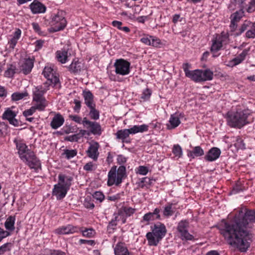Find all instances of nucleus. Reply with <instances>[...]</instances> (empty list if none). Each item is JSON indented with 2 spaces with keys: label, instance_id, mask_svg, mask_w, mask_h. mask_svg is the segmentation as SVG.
Segmentation results:
<instances>
[{
  "label": "nucleus",
  "instance_id": "1",
  "mask_svg": "<svg viewBox=\"0 0 255 255\" xmlns=\"http://www.w3.org/2000/svg\"><path fill=\"white\" fill-rule=\"evenodd\" d=\"M255 223V210L242 208L233 221L224 222L221 227V233L229 244L238 248L241 252H246L252 242V234L249 229Z\"/></svg>",
  "mask_w": 255,
  "mask_h": 255
},
{
  "label": "nucleus",
  "instance_id": "2",
  "mask_svg": "<svg viewBox=\"0 0 255 255\" xmlns=\"http://www.w3.org/2000/svg\"><path fill=\"white\" fill-rule=\"evenodd\" d=\"M20 158L24 161L30 168L36 169L40 165L39 160L35 156L34 152L27 149V146L22 141L15 139L14 140Z\"/></svg>",
  "mask_w": 255,
  "mask_h": 255
},
{
  "label": "nucleus",
  "instance_id": "3",
  "mask_svg": "<svg viewBox=\"0 0 255 255\" xmlns=\"http://www.w3.org/2000/svg\"><path fill=\"white\" fill-rule=\"evenodd\" d=\"M250 115L249 110H239L236 112H228L227 120L231 127L241 128L248 123L247 118Z\"/></svg>",
  "mask_w": 255,
  "mask_h": 255
},
{
  "label": "nucleus",
  "instance_id": "4",
  "mask_svg": "<svg viewBox=\"0 0 255 255\" xmlns=\"http://www.w3.org/2000/svg\"><path fill=\"white\" fill-rule=\"evenodd\" d=\"M126 174V167L124 166H120L117 172L116 168H112L108 173V180L107 184L108 186H111L114 184L119 185L122 182Z\"/></svg>",
  "mask_w": 255,
  "mask_h": 255
},
{
  "label": "nucleus",
  "instance_id": "5",
  "mask_svg": "<svg viewBox=\"0 0 255 255\" xmlns=\"http://www.w3.org/2000/svg\"><path fill=\"white\" fill-rule=\"evenodd\" d=\"M148 130V126L142 125L140 126H134L129 129H125L118 130L116 133L117 138L121 139L123 142L126 141V139L128 137L129 134H135L137 132H142Z\"/></svg>",
  "mask_w": 255,
  "mask_h": 255
},
{
  "label": "nucleus",
  "instance_id": "6",
  "mask_svg": "<svg viewBox=\"0 0 255 255\" xmlns=\"http://www.w3.org/2000/svg\"><path fill=\"white\" fill-rule=\"evenodd\" d=\"M67 21L63 15L62 11H59L52 19L51 24L52 29L54 32L63 29L66 25Z\"/></svg>",
  "mask_w": 255,
  "mask_h": 255
},
{
  "label": "nucleus",
  "instance_id": "7",
  "mask_svg": "<svg viewBox=\"0 0 255 255\" xmlns=\"http://www.w3.org/2000/svg\"><path fill=\"white\" fill-rule=\"evenodd\" d=\"M190 67L191 65L188 63H184L183 64L182 68L186 76L196 82H202V70L197 69L193 71H190L189 70Z\"/></svg>",
  "mask_w": 255,
  "mask_h": 255
},
{
  "label": "nucleus",
  "instance_id": "8",
  "mask_svg": "<svg viewBox=\"0 0 255 255\" xmlns=\"http://www.w3.org/2000/svg\"><path fill=\"white\" fill-rule=\"evenodd\" d=\"M114 66L117 74L125 75L129 73L130 63L125 60L122 59L117 60Z\"/></svg>",
  "mask_w": 255,
  "mask_h": 255
},
{
  "label": "nucleus",
  "instance_id": "9",
  "mask_svg": "<svg viewBox=\"0 0 255 255\" xmlns=\"http://www.w3.org/2000/svg\"><path fill=\"white\" fill-rule=\"evenodd\" d=\"M42 74L44 77L47 79L49 82L48 84H53L54 86L56 85L59 83V80L57 76L55 71L50 66H45Z\"/></svg>",
  "mask_w": 255,
  "mask_h": 255
},
{
  "label": "nucleus",
  "instance_id": "10",
  "mask_svg": "<svg viewBox=\"0 0 255 255\" xmlns=\"http://www.w3.org/2000/svg\"><path fill=\"white\" fill-rule=\"evenodd\" d=\"M189 222L186 220H182L179 222L177 230L181 235L182 240H192L193 236L188 232Z\"/></svg>",
  "mask_w": 255,
  "mask_h": 255
},
{
  "label": "nucleus",
  "instance_id": "11",
  "mask_svg": "<svg viewBox=\"0 0 255 255\" xmlns=\"http://www.w3.org/2000/svg\"><path fill=\"white\" fill-rule=\"evenodd\" d=\"M83 125L87 128H90V132L94 135H100L102 133V128L99 123L96 122H91L84 118L82 121Z\"/></svg>",
  "mask_w": 255,
  "mask_h": 255
},
{
  "label": "nucleus",
  "instance_id": "12",
  "mask_svg": "<svg viewBox=\"0 0 255 255\" xmlns=\"http://www.w3.org/2000/svg\"><path fill=\"white\" fill-rule=\"evenodd\" d=\"M99 147V144L96 141L90 142V146L86 151L88 156L93 159L94 160L96 161L99 154L98 152Z\"/></svg>",
  "mask_w": 255,
  "mask_h": 255
},
{
  "label": "nucleus",
  "instance_id": "13",
  "mask_svg": "<svg viewBox=\"0 0 255 255\" xmlns=\"http://www.w3.org/2000/svg\"><path fill=\"white\" fill-rule=\"evenodd\" d=\"M16 116V115L14 112L8 109L4 112L2 118L3 120H8L10 125L14 127H18L19 126V122L15 118Z\"/></svg>",
  "mask_w": 255,
  "mask_h": 255
},
{
  "label": "nucleus",
  "instance_id": "14",
  "mask_svg": "<svg viewBox=\"0 0 255 255\" xmlns=\"http://www.w3.org/2000/svg\"><path fill=\"white\" fill-rule=\"evenodd\" d=\"M151 232L161 240L165 235L166 229L163 224L159 222L154 225Z\"/></svg>",
  "mask_w": 255,
  "mask_h": 255
},
{
  "label": "nucleus",
  "instance_id": "15",
  "mask_svg": "<svg viewBox=\"0 0 255 255\" xmlns=\"http://www.w3.org/2000/svg\"><path fill=\"white\" fill-rule=\"evenodd\" d=\"M79 232V228L68 225L66 226H62L55 230V232L57 234L66 235L74 234Z\"/></svg>",
  "mask_w": 255,
  "mask_h": 255
},
{
  "label": "nucleus",
  "instance_id": "16",
  "mask_svg": "<svg viewBox=\"0 0 255 255\" xmlns=\"http://www.w3.org/2000/svg\"><path fill=\"white\" fill-rule=\"evenodd\" d=\"M244 11L240 9L236 11L231 15V24L230 27L232 31H234L237 27V22L240 21L241 18L244 15Z\"/></svg>",
  "mask_w": 255,
  "mask_h": 255
},
{
  "label": "nucleus",
  "instance_id": "17",
  "mask_svg": "<svg viewBox=\"0 0 255 255\" xmlns=\"http://www.w3.org/2000/svg\"><path fill=\"white\" fill-rule=\"evenodd\" d=\"M68 190L63 187L60 183H58L54 185L53 189V195L56 196L57 199L61 200L63 199L67 194Z\"/></svg>",
  "mask_w": 255,
  "mask_h": 255
},
{
  "label": "nucleus",
  "instance_id": "18",
  "mask_svg": "<svg viewBox=\"0 0 255 255\" xmlns=\"http://www.w3.org/2000/svg\"><path fill=\"white\" fill-rule=\"evenodd\" d=\"M228 36L224 35L219 36L213 41L211 48L212 51H217L223 46V44L227 40Z\"/></svg>",
  "mask_w": 255,
  "mask_h": 255
},
{
  "label": "nucleus",
  "instance_id": "19",
  "mask_svg": "<svg viewBox=\"0 0 255 255\" xmlns=\"http://www.w3.org/2000/svg\"><path fill=\"white\" fill-rule=\"evenodd\" d=\"M33 67V61L32 59H25L20 65V70L25 75L30 73Z\"/></svg>",
  "mask_w": 255,
  "mask_h": 255
},
{
  "label": "nucleus",
  "instance_id": "20",
  "mask_svg": "<svg viewBox=\"0 0 255 255\" xmlns=\"http://www.w3.org/2000/svg\"><path fill=\"white\" fill-rule=\"evenodd\" d=\"M221 151L217 147H213L210 149L205 156V158L208 161H213L219 158Z\"/></svg>",
  "mask_w": 255,
  "mask_h": 255
},
{
  "label": "nucleus",
  "instance_id": "21",
  "mask_svg": "<svg viewBox=\"0 0 255 255\" xmlns=\"http://www.w3.org/2000/svg\"><path fill=\"white\" fill-rule=\"evenodd\" d=\"M30 8L33 13H43L46 10V7L37 0L30 4Z\"/></svg>",
  "mask_w": 255,
  "mask_h": 255
},
{
  "label": "nucleus",
  "instance_id": "22",
  "mask_svg": "<svg viewBox=\"0 0 255 255\" xmlns=\"http://www.w3.org/2000/svg\"><path fill=\"white\" fill-rule=\"evenodd\" d=\"M59 183L66 188L67 190H69L70 186L71 185V181L73 179L72 177L69 176H65L62 174H59L58 176Z\"/></svg>",
  "mask_w": 255,
  "mask_h": 255
},
{
  "label": "nucleus",
  "instance_id": "23",
  "mask_svg": "<svg viewBox=\"0 0 255 255\" xmlns=\"http://www.w3.org/2000/svg\"><path fill=\"white\" fill-rule=\"evenodd\" d=\"M140 41L147 45H152L157 47L160 43V40L154 38L151 36H146L143 37L140 39Z\"/></svg>",
  "mask_w": 255,
  "mask_h": 255
},
{
  "label": "nucleus",
  "instance_id": "24",
  "mask_svg": "<svg viewBox=\"0 0 255 255\" xmlns=\"http://www.w3.org/2000/svg\"><path fill=\"white\" fill-rule=\"evenodd\" d=\"M64 119L63 117L58 114L55 115L50 123L51 128L53 129H57L61 127L64 123Z\"/></svg>",
  "mask_w": 255,
  "mask_h": 255
},
{
  "label": "nucleus",
  "instance_id": "25",
  "mask_svg": "<svg viewBox=\"0 0 255 255\" xmlns=\"http://www.w3.org/2000/svg\"><path fill=\"white\" fill-rule=\"evenodd\" d=\"M46 91L47 89L42 86L36 87L33 91V100L45 99L43 95Z\"/></svg>",
  "mask_w": 255,
  "mask_h": 255
},
{
  "label": "nucleus",
  "instance_id": "26",
  "mask_svg": "<svg viewBox=\"0 0 255 255\" xmlns=\"http://www.w3.org/2000/svg\"><path fill=\"white\" fill-rule=\"evenodd\" d=\"M114 252L115 255H132L125 245L121 243L116 245Z\"/></svg>",
  "mask_w": 255,
  "mask_h": 255
},
{
  "label": "nucleus",
  "instance_id": "27",
  "mask_svg": "<svg viewBox=\"0 0 255 255\" xmlns=\"http://www.w3.org/2000/svg\"><path fill=\"white\" fill-rule=\"evenodd\" d=\"M169 124L167 125L168 129H172L178 127L180 124L178 116L176 114L171 115L169 121Z\"/></svg>",
  "mask_w": 255,
  "mask_h": 255
},
{
  "label": "nucleus",
  "instance_id": "28",
  "mask_svg": "<svg viewBox=\"0 0 255 255\" xmlns=\"http://www.w3.org/2000/svg\"><path fill=\"white\" fill-rule=\"evenodd\" d=\"M160 210L158 208L155 209L153 213L149 212L145 214L143 217V220L146 222L153 221L160 218Z\"/></svg>",
  "mask_w": 255,
  "mask_h": 255
},
{
  "label": "nucleus",
  "instance_id": "29",
  "mask_svg": "<svg viewBox=\"0 0 255 255\" xmlns=\"http://www.w3.org/2000/svg\"><path fill=\"white\" fill-rule=\"evenodd\" d=\"M204 152L203 149L199 146L193 147L192 150L187 151V155L192 158L195 157L200 156L204 155Z\"/></svg>",
  "mask_w": 255,
  "mask_h": 255
},
{
  "label": "nucleus",
  "instance_id": "30",
  "mask_svg": "<svg viewBox=\"0 0 255 255\" xmlns=\"http://www.w3.org/2000/svg\"><path fill=\"white\" fill-rule=\"evenodd\" d=\"M35 103L33 106L36 110L39 111H44L46 107L48 105V102L45 99L39 100H33Z\"/></svg>",
  "mask_w": 255,
  "mask_h": 255
},
{
  "label": "nucleus",
  "instance_id": "31",
  "mask_svg": "<svg viewBox=\"0 0 255 255\" xmlns=\"http://www.w3.org/2000/svg\"><path fill=\"white\" fill-rule=\"evenodd\" d=\"M83 68V65L78 61L74 60L69 67V71L73 73H78Z\"/></svg>",
  "mask_w": 255,
  "mask_h": 255
},
{
  "label": "nucleus",
  "instance_id": "32",
  "mask_svg": "<svg viewBox=\"0 0 255 255\" xmlns=\"http://www.w3.org/2000/svg\"><path fill=\"white\" fill-rule=\"evenodd\" d=\"M83 95L84 98L85 103L88 107H91L95 105L93 103V95L90 91H84Z\"/></svg>",
  "mask_w": 255,
  "mask_h": 255
},
{
  "label": "nucleus",
  "instance_id": "33",
  "mask_svg": "<svg viewBox=\"0 0 255 255\" xmlns=\"http://www.w3.org/2000/svg\"><path fill=\"white\" fill-rule=\"evenodd\" d=\"M68 51L64 49L58 50L56 52V58L58 61L65 63L68 59Z\"/></svg>",
  "mask_w": 255,
  "mask_h": 255
},
{
  "label": "nucleus",
  "instance_id": "34",
  "mask_svg": "<svg viewBox=\"0 0 255 255\" xmlns=\"http://www.w3.org/2000/svg\"><path fill=\"white\" fill-rule=\"evenodd\" d=\"M146 237L149 246H156L160 241V239L157 238V236H154L152 232L147 233L146 234Z\"/></svg>",
  "mask_w": 255,
  "mask_h": 255
},
{
  "label": "nucleus",
  "instance_id": "35",
  "mask_svg": "<svg viewBox=\"0 0 255 255\" xmlns=\"http://www.w3.org/2000/svg\"><path fill=\"white\" fill-rule=\"evenodd\" d=\"M15 217L13 216H9L4 223L5 229L9 231H13L14 230Z\"/></svg>",
  "mask_w": 255,
  "mask_h": 255
},
{
  "label": "nucleus",
  "instance_id": "36",
  "mask_svg": "<svg viewBox=\"0 0 255 255\" xmlns=\"http://www.w3.org/2000/svg\"><path fill=\"white\" fill-rule=\"evenodd\" d=\"M79 231L82 232V235L84 237L87 238H92L94 237L95 234V231L92 228L85 229L83 230V228H79Z\"/></svg>",
  "mask_w": 255,
  "mask_h": 255
},
{
  "label": "nucleus",
  "instance_id": "37",
  "mask_svg": "<svg viewBox=\"0 0 255 255\" xmlns=\"http://www.w3.org/2000/svg\"><path fill=\"white\" fill-rule=\"evenodd\" d=\"M90 109L89 112V116L90 118L94 120H97L99 119V112L95 108V105L89 107Z\"/></svg>",
  "mask_w": 255,
  "mask_h": 255
},
{
  "label": "nucleus",
  "instance_id": "38",
  "mask_svg": "<svg viewBox=\"0 0 255 255\" xmlns=\"http://www.w3.org/2000/svg\"><path fill=\"white\" fill-rule=\"evenodd\" d=\"M213 72L210 70H202V81L211 80L213 78Z\"/></svg>",
  "mask_w": 255,
  "mask_h": 255
},
{
  "label": "nucleus",
  "instance_id": "39",
  "mask_svg": "<svg viewBox=\"0 0 255 255\" xmlns=\"http://www.w3.org/2000/svg\"><path fill=\"white\" fill-rule=\"evenodd\" d=\"M28 93L26 92L23 93H14L11 95V98L13 101H18L28 96Z\"/></svg>",
  "mask_w": 255,
  "mask_h": 255
},
{
  "label": "nucleus",
  "instance_id": "40",
  "mask_svg": "<svg viewBox=\"0 0 255 255\" xmlns=\"http://www.w3.org/2000/svg\"><path fill=\"white\" fill-rule=\"evenodd\" d=\"M77 151L75 149L69 150L66 149L65 150L63 154L65 155V157L67 159H70L71 158H73L77 154Z\"/></svg>",
  "mask_w": 255,
  "mask_h": 255
},
{
  "label": "nucleus",
  "instance_id": "41",
  "mask_svg": "<svg viewBox=\"0 0 255 255\" xmlns=\"http://www.w3.org/2000/svg\"><path fill=\"white\" fill-rule=\"evenodd\" d=\"M172 152L176 156H178L179 157H180L182 154V148L178 144L174 145Z\"/></svg>",
  "mask_w": 255,
  "mask_h": 255
},
{
  "label": "nucleus",
  "instance_id": "42",
  "mask_svg": "<svg viewBox=\"0 0 255 255\" xmlns=\"http://www.w3.org/2000/svg\"><path fill=\"white\" fill-rule=\"evenodd\" d=\"M172 204H169L164 207L163 215L165 216L168 217L173 214L174 212L172 210Z\"/></svg>",
  "mask_w": 255,
  "mask_h": 255
},
{
  "label": "nucleus",
  "instance_id": "43",
  "mask_svg": "<svg viewBox=\"0 0 255 255\" xmlns=\"http://www.w3.org/2000/svg\"><path fill=\"white\" fill-rule=\"evenodd\" d=\"M234 145L238 149H244L245 148L243 140L239 137H237Z\"/></svg>",
  "mask_w": 255,
  "mask_h": 255
},
{
  "label": "nucleus",
  "instance_id": "44",
  "mask_svg": "<svg viewBox=\"0 0 255 255\" xmlns=\"http://www.w3.org/2000/svg\"><path fill=\"white\" fill-rule=\"evenodd\" d=\"M84 205L87 209H93L95 207L93 201L90 198H86L85 199Z\"/></svg>",
  "mask_w": 255,
  "mask_h": 255
},
{
  "label": "nucleus",
  "instance_id": "45",
  "mask_svg": "<svg viewBox=\"0 0 255 255\" xmlns=\"http://www.w3.org/2000/svg\"><path fill=\"white\" fill-rule=\"evenodd\" d=\"M251 22L250 21H245L239 29L240 32L237 34L239 35L244 32L247 29L248 27L251 26Z\"/></svg>",
  "mask_w": 255,
  "mask_h": 255
},
{
  "label": "nucleus",
  "instance_id": "46",
  "mask_svg": "<svg viewBox=\"0 0 255 255\" xmlns=\"http://www.w3.org/2000/svg\"><path fill=\"white\" fill-rule=\"evenodd\" d=\"M11 244L7 243L0 247V255L3 254L6 251L10 250Z\"/></svg>",
  "mask_w": 255,
  "mask_h": 255
},
{
  "label": "nucleus",
  "instance_id": "47",
  "mask_svg": "<svg viewBox=\"0 0 255 255\" xmlns=\"http://www.w3.org/2000/svg\"><path fill=\"white\" fill-rule=\"evenodd\" d=\"M151 94V91L149 89H145L141 95V98L144 100L149 99Z\"/></svg>",
  "mask_w": 255,
  "mask_h": 255
},
{
  "label": "nucleus",
  "instance_id": "48",
  "mask_svg": "<svg viewBox=\"0 0 255 255\" xmlns=\"http://www.w3.org/2000/svg\"><path fill=\"white\" fill-rule=\"evenodd\" d=\"M255 11V0H251L247 8V11L252 13Z\"/></svg>",
  "mask_w": 255,
  "mask_h": 255
},
{
  "label": "nucleus",
  "instance_id": "49",
  "mask_svg": "<svg viewBox=\"0 0 255 255\" xmlns=\"http://www.w3.org/2000/svg\"><path fill=\"white\" fill-rule=\"evenodd\" d=\"M36 109L33 107V106H32L30 109L23 111V115L25 118H27L28 116L32 115L36 112Z\"/></svg>",
  "mask_w": 255,
  "mask_h": 255
},
{
  "label": "nucleus",
  "instance_id": "50",
  "mask_svg": "<svg viewBox=\"0 0 255 255\" xmlns=\"http://www.w3.org/2000/svg\"><path fill=\"white\" fill-rule=\"evenodd\" d=\"M104 195L102 192L96 191L93 195V198L101 202L104 199Z\"/></svg>",
  "mask_w": 255,
  "mask_h": 255
},
{
  "label": "nucleus",
  "instance_id": "51",
  "mask_svg": "<svg viewBox=\"0 0 255 255\" xmlns=\"http://www.w3.org/2000/svg\"><path fill=\"white\" fill-rule=\"evenodd\" d=\"M123 210L124 212L128 216H130L132 215L135 212V209H133L131 207H125L123 208Z\"/></svg>",
  "mask_w": 255,
  "mask_h": 255
},
{
  "label": "nucleus",
  "instance_id": "52",
  "mask_svg": "<svg viewBox=\"0 0 255 255\" xmlns=\"http://www.w3.org/2000/svg\"><path fill=\"white\" fill-rule=\"evenodd\" d=\"M10 233L8 231H5L3 229L0 228V242L5 238L9 236Z\"/></svg>",
  "mask_w": 255,
  "mask_h": 255
},
{
  "label": "nucleus",
  "instance_id": "53",
  "mask_svg": "<svg viewBox=\"0 0 255 255\" xmlns=\"http://www.w3.org/2000/svg\"><path fill=\"white\" fill-rule=\"evenodd\" d=\"M146 184H150V179L148 177L142 178L139 183V186L141 188H144L146 186Z\"/></svg>",
  "mask_w": 255,
  "mask_h": 255
},
{
  "label": "nucleus",
  "instance_id": "54",
  "mask_svg": "<svg viewBox=\"0 0 255 255\" xmlns=\"http://www.w3.org/2000/svg\"><path fill=\"white\" fill-rule=\"evenodd\" d=\"M15 73L14 69H13L11 67L8 68L4 73V76L6 77H11L13 76L14 74Z\"/></svg>",
  "mask_w": 255,
  "mask_h": 255
},
{
  "label": "nucleus",
  "instance_id": "55",
  "mask_svg": "<svg viewBox=\"0 0 255 255\" xmlns=\"http://www.w3.org/2000/svg\"><path fill=\"white\" fill-rule=\"evenodd\" d=\"M80 138L79 134H76L69 136L66 138V139L70 141H77Z\"/></svg>",
  "mask_w": 255,
  "mask_h": 255
},
{
  "label": "nucleus",
  "instance_id": "56",
  "mask_svg": "<svg viewBox=\"0 0 255 255\" xmlns=\"http://www.w3.org/2000/svg\"><path fill=\"white\" fill-rule=\"evenodd\" d=\"M118 216H116L114 219H112V221L109 223V224L108 226V229H114V227H115L117 224V221L118 220Z\"/></svg>",
  "mask_w": 255,
  "mask_h": 255
},
{
  "label": "nucleus",
  "instance_id": "57",
  "mask_svg": "<svg viewBox=\"0 0 255 255\" xmlns=\"http://www.w3.org/2000/svg\"><path fill=\"white\" fill-rule=\"evenodd\" d=\"M148 171V168L143 166H140L138 169V173L141 175H146Z\"/></svg>",
  "mask_w": 255,
  "mask_h": 255
},
{
  "label": "nucleus",
  "instance_id": "58",
  "mask_svg": "<svg viewBox=\"0 0 255 255\" xmlns=\"http://www.w3.org/2000/svg\"><path fill=\"white\" fill-rule=\"evenodd\" d=\"M246 37L249 38H255V29H250L248 30L246 33Z\"/></svg>",
  "mask_w": 255,
  "mask_h": 255
},
{
  "label": "nucleus",
  "instance_id": "59",
  "mask_svg": "<svg viewBox=\"0 0 255 255\" xmlns=\"http://www.w3.org/2000/svg\"><path fill=\"white\" fill-rule=\"evenodd\" d=\"M69 118L77 123L81 124L83 121L81 117L77 115H70Z\"/></svg>",
  "mask_w": 255,
  "mask_h": 255
},
{
  "label": "nucleus",
  "instance_id": "60",
  "mask_svg": "<svg viewBox=\"0 0 255 255\" xmlns=\"http://www.w3.org/2000/svg\"><path fill=\"white\" fill-rule=\"evenodd\" d=\"M79 243L80 244H86L91 246H94L95 244V242L94 240H87L83 239H80L79 240Z\"/></svg>",
  "mask_w": 255,
  "mask_h": 255
},
{
  "label": "nucleus",
  "instance_id": "61",
  "mask_svg": "<svg viewBox=\"0 0 255 255\" xmlns=\"http://www.w3.org/2000/svg\"><path fill=\"white\" fill-rule=\"evenodd\" d=\"M50 255H66V253L61 250H53L50 252Z\"/></svg>",
  "mask_w": 255,
  "mask_h": 255
},
{
  "label": "nucleus",
  "instance_id": "62",
  "mask_svg": "<svg viewBox=\"0 0 255 255\" xmlns=\"http://www.w3.org/2000/svg\"><path fill=\"white\" fill-rule=\"evenodd\" d=\"M117 161L119 164H123L126 162L127 158L122 155H119L118 156Z\"/></svg>",
  "mask_w": 255,
  "mask_h": 255
},
{
  "label": "nucleus",
  "instance_id": "63",
  "mask_svg": "<svg viewBox=\"0 0 255 255\" xmlns=\"http://www.w3.org/2000/svg\"><path fill=\"white\" fill-rule=\"evenodd\" d=\"M44 43V41L42 40H38L36 41L35 44V50H38L40 49L43 46V44Z\"/></svg>",
  "mask_w": 255,
  "mask_h": 255
},
{
  "label": "nucleus",
  "instance_id": "64",
  "mask_svg": "<svg viewBox=\"0 0 255 255\" xmlns=\"http://www.w3.org/2000/svg\"><path fill=\"white\" fill-rule=\"evenodd\" d=\"M93 164L92 162H89L84 165L83 168L86 171H92L93 170Z\"/></svg>",
  "mask_w": 255,
  "mask_h": 255
}]
</instances>
